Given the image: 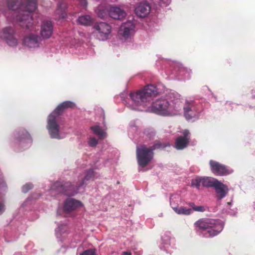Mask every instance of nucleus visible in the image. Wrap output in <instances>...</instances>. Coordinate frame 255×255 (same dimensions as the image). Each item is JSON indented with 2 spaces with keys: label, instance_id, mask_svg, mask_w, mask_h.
<instances>
[{
  "label": "nucleus",
  "instance_id": "1",
  "mask_svg": "<svg viewBox=\"0 0 255 255\" xmlns=\"http://www.w3.org/2000/svg\"><path fill=\"white\" fill-rule=\"evenodd\" d=\"M24 0L25 3L18 6L16 3L18 2L19 0H9V13L13 16L12 19L22 28L29 31H34L36 30V27L34 24L31 13L36 8V0Z\"/></svg>",
  "mask_w": 255,
  "mask_h": 255
},
{
  "label": "nucleus",
  "instance_id": "2",
  "mask_svg": "<svg viewBox=\"0 0 255 255\" xmlns=\"http://www.w3.org/2000/svg\"><path fill=\"white\" fill-rule=\"evenodd\" d=\"M182 109L181 96L175 92L168 93L164 98L156 100L148 108L149 112L164 116L178 115Z\"/></svg>",
  "mask_w": 255,
  "mask_h": 255
},
{
  "label": "nucleus",
  "instance_id": "3",
  "mask_svg": "<svg viewBox=\"0 0 255 255\" xmlns=\"http://www.w3.org/2000/svg\"><path fill=\"white\" fill-rule=\"evenodd\" d=\"M163 86L158 85H148L141 90L135 92H131L129 98L126 101L127 107L133 110H141V107L147 106V103L152 98L162 92Z\"/></svg>",
  "mask_w": 255,
  "mask_h": 255
},
{
  "label": "nucleus",
  "instance_id": "4",
  "mask_svg": "<svg viewBox=\"0 0 255 255\" xmlns=\"http://www.w3.org/2000/svg\"><path fill=\"white\" fill-rule=\"evenodd\" d=\"M74 105V103L70 101L64 102L49 115L46 128L52 138L60 139L66 136V133L64 131L63 127L60 123V115L64 109L72 108Z\"/></svg>",
  "mask_w": 255,
  "mask_h": 255
},
{
  "label": "nucleus",
  "instance_id": "5",
  "mask_svg": "<svg viewBox=\"0 0 255 255\" xmlns=\"http://www.w3.org/2000/svg\"><path fill=\"white\" fill-rule=\"evenodd\" d=\"M97 174L93 170H89L83 174H80L75 180V184L70 182H66L59 186V184L55 183L51 188L50 192H52L56 188L58 192H62L64 194L68 196H74L80 192L87 184V181L90 179L97 178Z\"/></svg>",
  "mask_w": 255,
  "mask_h": 255
},
{
  "label": "nucleus",
  "instance_id": "6",
  "mask_svg": "<svg viewBox=\"0 0 255 255\" xmlns=\"http://www.w3.org/2000/svg\"><path fill=\"white\" fill-rule=\"evenodd\" d=\"M224 223L219 220L200 219L194 223L196 232L200 236L205 238L213 237L223 230Z\"/></svg>",
  "mask_w": 255,
  "mask_h": 255
},
{
  "label": "nucleus",
  "instance_id": "7",
  "mask_svg": "<svg viewBox=\"0 0 255 255\" xmlns=\"http://www.w3.org/2000/svg\"><path fill=\"white\" fill-rule=\"evenodd\" d=\"M160 146L161 144L159 143H155L150 147L143 145L137 146L136 157L139 165L142 168L145 167L152 159L153 150Z\"/></svg>",
  "mask_w": 255,
  "mask_h": 255
},
{
  "label": "nucleus",
  "instance_id": "8",
  "mask_svg": "<svg viewBox=\"0 0 255 255\" xmlns=\"http://www.w3.org/2000/svg\"><path fill=\"white\" fill-rule=\"evenodd\" d=\"M182 108L184 116L188 121H195L198 119L203 110V107L200 102L193 100H186Z\"/></svg>",
  "mask_w": 255,
  "mask_h": 255
},
{
  "label": "nucleus",
  "instance_id": "9",
  "mask_svg": "<svg viewBox=\"0 0 255 255\" xmlns=\"http://www.w3.org/2000/svg\"><path fill=\"white\" fill-rule=\"evenodd\" d=\"M93 35L99 40L104 41L108 39L111 32V27L105 22L96 23L93 26Z\"/></svg>",
  "mask_w": 255,
  "mask_h": 255
},
{
  "label": "nucleus",
  "instance_id": "10",
  "mask_svg": "<svg viewBox=\"0 0 255 255\" xmlns=\"http://www.w3.org/2000/svg\"><path fill=\"white\" fill-rule=\"evenodd\" d=\"M22 43L29 49L35 50L42 46V38L38 34L30 32L23 37Z\"/></svg>",
  "mask_w": 255,
  "mask_h": 255
},
{
  "label": "nucleus",
  "instance_id": "11",
  "mask_svg": "<svg viewBox=\"0 0 255 255\" xmlns=\"http://www.w3.org/2000/svg\"><path fill=\"white\" fill-rule=\"evenodd\" d=\"M14 30L11 27H5L0 33V38L3 37L8 46L15 47L18 45V41L17 39L14 36Z\"/></svg>",
  "mask_w": 255,
  "mask_h": 255
},
{
  "label": "nucleus",
  "instance_id": "12",
  "mask_svg": "<svg viewBox=\"0 0 255 255\" xmlns=\"http://www.w3.org/2000/svg\"><path fill=\"white\" fill-rule=\"evenodd\" d=\"M135 25L133 21L128 20L123 23L119 31V34L123 39L130 38L134 33Z\"/></svg>",
  "mask_w": 255,
  "mask_h": 255
},
{
  "label": "nucleus",
  "instance_id": "13",
  "mask_svg": "<svg viewBox=\"0 0 255 255\" xmlns=\"http://www.w3.org/2000/svg\"><path fill=\"white\" fill-rule=\"evenodd\" d=\"M210 165L211 171L216 175H227L232 173L233 171L232 169L229 168L215 161L211 160L210 161Z\"/></svg>",
  "mask_w": 255,
  "mask_h": 255
},
{
  "label": "nucleus",
  "instance_id": "14",
  "mask_svg": "<svg viewBox=\"0 0 255 255\" xmlns=\"http://www.w3.org/2000/svg\"><path fill=\"white\" fill-rule=\"evenodd\" d=\"M181 134L176 139L175 147L178 150L186 148L189 142L190 132L187 129H184L180 131Z\"/></svg>",
  "mask_w": 255,
  "mask_h": 255
},
{
  "label": "nucleus",
  "instance_id": "15",
  "mask_svg": "<svg viewBox=\"0 0 255 255\" xmlns=\"http://www.w3.org/2000/svg\"><path fill=\"white\" fill-rule=\"evenodd\" d=\"M83 206L82 202L74 198H67L63 202V210L65 214H70Z\"/></svg>",
  "mask_w": 255,
  "mask_h": 255
},
{
  "label": "nucleus",
  "instance_id": "16",
  "mask_svg": "<svg viewBox=\"0 0 255 255\" xmlns=\"http://www.w3.org/2000/svg\"><path fill=\"white\" fill-rule=\"evenodd\" d=\"M151 6L150 4L145 1H142L137 4L135 7L136 14L141 17H144L150 12Z\"/></svg>",
  "mask_w": 255,
  "mask_h": 255
},
{
  "label": "nucleus",
  "instance_id": "17",
  "mask_svg": "<svg viewBox=\"0 0 255 255\" xmlns=\"http://www.w3.org/2000/svg\"><path fill=\"white\" fill-rule=\"evenodd\" d=\"M16 143L22 147H28L32 143V138L29 134L25 130L18 133L16 139Z\"/></svg>",
  "mask_w": 255,
  "mask_h": 255
},
{
  "label": "nucleus",
  "instance_id": "18",
  "mask_svg": "<svg viewBox=\"0 0 255 255\" xmlns=\"http://www.w3.org/2000/svg\"><path fill=\"white\" fill-rule=\"evenodd\" d=\"M53 32V26L50 21H44L42 22L40 28V35L42 38L48 39L51 37Z\"/></svg>",
  "mask_w": 255,
  "mask_h": 255
},
{
  "label": "nucleus",
  "instance_id": "19",
  "mask_svg": "<svg viewBox=\"0 0 255 255\" xmlns=\"http://www.w3.org/2000/svg\"><path fill=\"white\" fill-rule=\"evenodd\" d=\"M110 17L116 19H123L127 15L126 11L117 6H112L107 10Z\"/></svg>",
  "mask_w": 255,
  "mask_h": 255
},
{
  "label": "nucleus",
  "instance_id": "20",
  "mask_svg": "<svg viewBox=\"0 0 255 255\" xmlns=\"http://www.w3.org/2000/svg\"><path fill=\"white\" fill-rule=\"evenodd\" d=\"M214 188L217 193V197L219 200L224 198L228 193V187L218 180L217 181Z\"/></svg>",
  "mask_w": 255,
  "mask_h": 255
},
{
  "label": "nucleus",
  "instance_id": "21",
  "mask_svg": "<svg viewBox=\"0 0 255 255\" xmlns=\"http://www.w3.org/2000/svg\"><path fill=\"white\" fill-rule=\"evenodd\" d=\"M176 197H173L171 198L170 206L174 212L179 215H189L192 213L193 211L191 209L187 208L184 207H178L173 203V200Z\"/></svg>",
  "mask_w": 255,
  "mask_h": 255
},
{
  "label": "nucleus",
  "instance_id": "22",
  "mask_svg": "<svg viewBox=\"0 0 255 255\" xmlns=\"http://www.w3.org/2000/svg\"><path fill=\"white\" fill-rule=\"evenodd\" d=\"M161 240L162 247L160 248H163L166 251L169 252L170 251H168L169 248H171L174 244V239H171L168 235H164L162 237Z\"/></svg>",
  "mask_w": 255,
  "mask_h": 255
},
{
  "label": "nucleus",
  "instance_id": "23",
  "mask_svg": "<svg viewBox=\"0 0 255 255\" xmlns=\"http://www.w3.org/2000/svg\"><path fill=\"white\" fill-rule=\"evenodd\" d=\"M66 8L67 4L64 1H62L58 4L56 13L59 15L60 18H64L66 17Z\"/></svg>",
  "mask_w": 255,
  "mask_h": 255
},
{
  "label": "nucleus",
  "instance_id": "24",
  "mask_svg": "<svg viewBox=\"0 0 255 255\" xmlns=\"http://www.w3.org/2000/svg\"><path fill=\"white\" fill-rule=\"evenodd\" d=\"M174 70H177L179 73V75L184 76L185 78H189V74L190 71H188L185 68L183 67L181 64L178 63H173Z\"/></svg>",
  "mask_w": 255,
  "mask_h": 255
},
{
  "label": "nucleus",
  "instance_id": "25",
  "mask_svg": "<svg viewBox=\"0 0 255 255\" xmlns=\"http://www.w3.org/2000/svg\"><path fill=\"white\" fill-rule=\"evenodd\" d=\"M77 21L81 25L88 26L92 24L93 19L90 15L87 14L79 16Z\"/></svg>",
  "mask_w": 255,
  "mask_h": 255
},
{
  "label": "nucleus",
  "instance_id": "26",
  "mask_svg": "<svg viewBox=\"0 0 255 255\" xmlns=\"http://www.w3.org/2000/svg\"><path fill=\"white\" fill-rule=\"evenodd\" d=\"M201 184L204 187H214L217 181V179L212 177H203L202 178Z\"/></svg>",
  "mask_w": 255,
  "mask_h": 255
},
{
  "label": "nucleus",
  "instance_id": "27",
  "mask_svg": "<svg viewBox=\"0 0 255 255\" xmlns=\"http://www.w3.org/2000/svg\"><path fill=\"white\" fill-rule=\"evenodd\" d=\"M91 129L93 133L98 135L100 138H103L106 136V133L105 130L101 128L99 126L91 127Z\"/></svg>",
  "mask_w": 255,
  "mask_h": 255
},
{
  "label": "nucleus",
  "instance_id": "28",
  "mask_svg": "<svg viewBox=\"0 0 255 255\" xmlns=\"http://www.w3.org/2000/svg\"><path fill=\"white\" fill-rule=\"evenodd\" d=\"M68 227L66 224H58L55 230V235L57 238H60L61 236L66 232Z\"/></svg>",
  "mask_w": 255,
  "mask_h": 255
},
{
  "label": "nucleus",
  "instance_id": "29",
  "mask_svg": "<svg viewBox=\"0 0 255 255\" xmlns=\"http://www.w3.org/2000/svg\"><path fill=\"white\" fill-rule=\"evenodd\" d=\"M202 178H196L192 180L191 185L193 187L199 189L201 184Z\"/></svg>",
  "mask_w": 255,
  "mask_h": 255
},
{
  "label": "nucleus",
  "instance_id": "30",
  "mask_svg": "<svg viewBox=\"0 0 255 255\" xmlns=\"http://www.w3.org/2000/svg\"><path fill=\"white\" fill-rule=\"evenodd\" d=\"M32 188L33 185L30 183H28L25 184L22 187V191L23 193H26Z\"/></svg>",
  "mask_w": 255,
  "mask_h": 255
},
{
  "label": "nucleus",
  "instance_id": "31",
  "mask_svg": "<svg viewBox=\"0 0 255 255\" xmlns=\"http://www.w3.org/2000/svg\"><path fill=\"white\" fill-rule=\"evenodd\" d=\"M97 13L99 17L104 18L106 15V11L103 9L101 7H99L97 10Z\"/></svg>",
  "mask_w": 255,
  "mask_h": 255
},
{
  "label": "nucleus",
  "instance_id": "32",
  "mask_svg": "<svg viewBox=\"0 0 255 255\" xmlns=\"http://www.w3.org/2000/svg\"><path fill=\"white\" fill-rule=\"evenodd\" d=\"M88 144L91 147L95 146L98 143V140L94 137H90L88 140Z\"/></svg>",
  "mask_w": 255,
  "mask_h": 255
},
{
  "label": "nucleus",
  "instance_id": "33",
  "mask_svg": "<svg viewBox=\"0 0 255 255\" xmlns=\"http://www.w3.org/2000/svg\"><path fill=\"white\" fill-rule=\"evenodd\" d=\"M38 198L37 196L36 197L35 195H32L31 197L28 198L27 200L22 204V206H26L29 203H30L31 202V200L32 199H37Z\"/></svg>",
  "mask_w": 255,
  "mask_h": 255
},
{
  "label": "nucleus",
  "instance_id": "34",
  "mask_svg": "<svg viewBox=\"0 0 255 255\" xmlns=\"http://www.w3.org/2000/svg\"><path fill=\"white\" fill-rule=\"evenodd\" d=\"M206 207L204 206H197L194 207V211L197 212H203L206 211Z\"/></svg>",
  "mask_w": 255,
  "mask_h": 255
},
{
  "label": "nucleus",
  "instance_id": "35",
  "mask_svg": "<svg viewBox=\"0 0 255 255\" xmlns=\"http://www.w3.org/2000/svg\"><path fill=\"white\" fill-rule=\"evenodd\" d=\"M80 255H96V253L94 250L90 249L84 251Z\"/></svg>",
  "mask_w": 255,
  "mask_h": 255
},
{
  "label": "nucleus",
  "instance_id": "36",
  "mask_svg": "<svg viewBox=\"0 0 255 255\" xmlns=\"http://www.w3.org/2000/svg\"><path fill=\"white\" fill-rule=\"evenodd\" d=\"M158 2L161 6H166L170 4L171 0H158Z\"/></svg>",
  "mask_w": 255,
  "mask_h": 255
},
{
  "label": "nucleus",
  "instance_id": "37",
  "mask_svg": "<svg viewBox=\"0 0 255 255\" xmlns=\"http://www.w3.org/2000/svg\"><path fill=\"white\" fill-rule=\"evenodd\" d=\"M173 197H176V198H174L173 199V200L172 201H173V203L174 204V205H176V206H178L177 205V202L178 201V200H179L180 198H179V196L178 195H172L171 197H170V199L171 198H172Z\"/></svg>",
  "mask_w": 255,
  "mask_h": 255
},
{
  "label": "nucleus",
  "instance_id": "38",
  "mask_svg": "<svg viewBox=\"0 0 255 255\" xmlns=\"http://www.w3.org/2000/svg\"><path fill=\"white\" fill-rule=\"evenodd\" d=\"M80 4L85 7L87 4V0H78Z\"/></svg>",
  "mask_w": 255,
  "mask_h": 255
},
{
  "label": "nucleus",
  "instance_id": "39",
  "mask_svg": "<svg viewBox=\"0 0 255 255\" xmlns=\"http://www.w3.org/2000/svg\"><path fill=\"white\" fill-rule=\"evenodd\" d=\"M123 255H131V254L129 252L125 251L123 253Z\"/></svg>",
  "mask_w": 255,
  "mask_h": 255
},
{
  "label": "nucleus",
  "instance_id": "40",
  "mask_svg": "<svg viewBox=\"0 0 255 255\" xmlns=\"http://www.w3.org/2000/svg\"><path fill=\"white\" fill-rule=\"evenodd\" d=\"M189 205H190V207H192V208L193 209V210H194V207H196V206L195 205L194 203H190L189 204Z\"/></svg>",
  "mask_w": 255,
  "mask_h": 255
},
{
  "label": "nucleus",
  "instance_id": "41",
  "mask_svg": "<svg viewBox=\"0 0 255 255\" xmlns=\"http://www.w3.org/2000/svg\"><path fill=\"white\" fill-rule=\"evenodd\" d=\"M60 209H58L57 211V216H59L60 215Z\"/></svg>",
  "mask_w": 255,
  "mask_h": 255
},
{
  "label": "nucleus",
  "instance_id": "42",
  "mask_svg": "<svg viewBox=\"0 0 255 255\" xmlns=\"http://www.w3.org/2000/svg\"><path fill=\"white\" fill-rule=\"evenodd\" d=\"M14 255H21V254L19 253H15Z\"/></svg>",
  "mask_w": 255,
  "mask_h": 255
}]
</instances>
